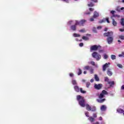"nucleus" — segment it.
Segmentation results:
<instances>
[{
    "label": "nucleus",
    "mask_w": 124,
    "mask_h": 124,
    "mask_svg": "<svg viewBox=\"0 0 124 124\" xmlns=\"http://www.w3.org/2000/svg\"><path fill=\"white\" fill-rule=\"evenodd\" d=\"M92 57L95 59L96 61H99V60L101 59V55L96 52H94L92 53Z\"/></svg>",
    "instance_id": "nucleus-2"
},
{
    "label": "nucleus",
    "mask_w": 124,
    "mask_h": 124,
    "mask_svg": "<svg viewBox=\"0 0 124 124\" xmlns=\"http://www.w3.org/2000/svg\"><path fill=\"white\" fill-rule=\"evenodd\" d=\"M90 21H91V22H93V21H94L93 18H90Z\"/></svg>",
    "instance_id": "nucleus-49"
},
{
    "label": "nucleus",
    "mask_w": 124,
    "mask_h": 124,
    "mask_svg": "<svg viewBox=\"0 0 124 124\" xmlns=\"http://www.w3.org/2000/svg\"><path fill=\"white\" fill-rule=\"evenodd\" d=\"M116 13V11H110V13H111V14H112L113 16L111 17V19H113V17L114 16V15L115 13Z\"/></svg>",
    "instance_id": "nucleus-27"
},
{
    "label": "nucleus",
    "mask_w": 124,
    "mask_h": 124,
    "mask_svg": "<svg viewBox=\"0 0 124 124\" xmlns=\"http://www.w3.org/2000/svg\"><path fill=\"white\" fill-rule=\"evenodd\" d=\"M88 69H90V66H86L83 68L84 70H88Z\"/></svg>",
    "instance_id": "nucleus-26"
},
{
    "label": "nucleus",
    "mask_w": 124,
    "mask_h": 124,
    "mask_svg": "<svg viewBox=\"0 0 124 124\" xmlns=\"http://www.w3.org/2000/svg\"><path fill=\"white\" fill-rule=\"evenodd\" d=\"M99 121H102V117H100L99 118Z\"/></svg>",
    "instance_id": "nucleus-52"
},
{
    "label": "nucleus",
    "mask_w": 124,
    "mask_h": 124,
    "mask_svg": "<svg viewBox=\"0 0 124 124\" xmlns=\"http://www.w3.org/2000/svg\"><path fill=\"white\" fill-rule=\"evenodd\" d=\"M102 124H104L105 123H104V122H102Z\"/></svg>",
    "instance_id": "nucleus-63"
},
{
    "label": "nucleus",
    "mask_w": 124,
    "mask_h": 124,
    "mask_svg": "<svg viewBox=\"0 0 124 124\" xmlns=\"http://www.w3.org/2000/svg\"><path fill=\"white\" fill-rule=\"evenodd\" d=\"M94 78L96 81H99V78H98V77L97 76V75H94Z\"/></svg>",
    "instance_id": "nucleus-25"
},
{
    "label": "nucleus",
    "mask_w": 124,
    "mask_h": 124,
    "mask_svg": "<svg viewBox=\"0 0 124 124\" xmlns=\"http://www.w3.org/2000/svg\"><path fill=\"white\" fill-rule=\"evenodd\" d=\"M92 1H93V2H97V0H90Z\"/></svg>",
    "instance_id": "nucleus-48"
},
{
    "label": "nucleus",
    "mask_w": 124,
    "mask_h": 124,
    "mask_svg": "<svg viewBox=\"0 0 124 124\" xmlns=\"http://www.w3.org/2000/svg\"><path fill=\"white\" fill-rule=\"evenodd\" d=\"M100 48V46H97V45H93L92 46L90 47V51L92 52V51H96L98 50Z\"/></svg>",
    "instance_id": "nucleus-3"
},
{
    "label": "nucleus",
    "mask_w": 124,
    "mask_h": 124,
    "mask_svg": "<svg viewBox=\"0 0 124 124\" xmlns=\"http://www.w3.org/2000/svg\"><path fill=\"white\" fill-rule=\"evenodd\" d=\"M77 99L78 100V103L81 107H85L86 106V109L88 110V111H91L92 110V108L90 105L85 104V99H84V97L80 95H78L77 96Z\"/></svg>",
    "instance_id": "nucleus-1"
},
{
    "label": "nucleus",
    "mask_w": 124,
    "mask_h": 124,
    "mask_svg": "<svg viewBox=\"0 0 124 124\" xmlns=\"http://www.w3.org/2000/svg\"><path fill=\"white\" fill-rule=\"evenodd\" d=\"M86 117H89V112H85V113Z\"/></svg>",
    "instance_id": "nucleus-38"
},
{
    "label": "nucleus",
    "mask_w": 124,
    "mask_h": 124,
    "mask_svg": "<svg viewBox=\"0 0 124 124\" xmlns=\"http://www.w3.org/2000/svg\"><path fill=\"white\" fill-rule=\"evenodd\" d=\"M91 64L92 65H94V64H95L94 62H93V61L91 62Z\"/></svg>",
    "instance_id": "nucleus-43"
},
{
    "label": "nucleus",
    "mask_w": 124,
    "mask_h": 124,
    "mask_svg": "<svg viewBox=\"0 0 124 124\" xmlns=\"http://www.w3.org/2000/svg\"><path fill=\"white\" fill-rule=\"evenodd\" d=\"M80 92L81 93H86V91H83V89L80 88Z\"/></svg>",
    "instance_id": "nucleus-31"
},
{
    "label": "nucleus",
    "mask_w": 124,
    "mask_h": 124,
    "mask_svg": "<svg viewBox=\"0 0 124 124\" xmlns=\"http://www.w3.org/2000/svg\"><path fill=\"white\" fill-rule=\"evenodd\" d=\"M88 6L90 7H92L93 6V3H91L90 4H88Z\"/></svg>",
    "instance_id": "nucleus-35"
},
{
    "label": "nucleus",
    "mask_w": 124,
    "mask_h": 124,
    "mask_svg": "<svg viewBox=\"0 0 124 124\" xmlns=\"http://www.w3.org/2000/svg\"><path fill=\"white\" fill-rule=\"evenodd\" d=\"M90 85H91V83L90 82H87L86 83V87L87 88H89V87H90Z\"/></svg>",
    "instance_id": "nucleus-37"
},
{
    "label": "nucleus",
    "mask_w": 124,
    "mask_h": 124,
    "mask_svg": "<svg viewBox=\"0 0 124 124\" xmlns=\"http://www.w3.org/2000/svg\"><path fill=\"white\" fill-rule=\"evenodd\" d=\"M105 94H107V92H106V91L105 90H103L102 92V93L100 94L99 96V98H100V99H101V98H103Z\"/></svg>",
    "instance_id": "nucleus-6"
},
{
    "label": "nucleus",
    "mask_w": 124,
    "mask_h": 124,
    "mask_svg": "<svg viewBox=\"0 0 124 124\" xmlns=\"http://www.w3.org/2000/svg\"><path fill=\"white\" fill-rule=\"evenodd\" d=\"M79 46L80 47H83V46H84V44L83 43H81L79 44Z\"/></svg>",
    "instance_id": "nucleus-42"
},
{
    "label": "nucleus",
    "mask_w": 124,
    "mask_h": 124,
    "mask_svg": "<svg viewBox=\"0 0 124 124\" xmlns=\"http://www.w3.org/2000/svg\"><path fill=\"white\" fill-rule=\"evenodd\" d=\"M122 2H124V0H122Z\"/></svg>",
    "instance_id": "nucleus-62"
},
{
    "label": "nucleus",
    "mask_w": 124,
    "mask_h": 124,
    "mask_svg": "<svg viewBox=\"0 0 124 124\" xmlns=\"http://www.w3.org/2000/svg\"><path fill=\"white\" fill-rule=\"evenodd\" d=\"M74 89L76 92H80V89H79V87L77 86H76L74 87Z\"/></svg>",
    "instance_id": "nucleus-16"
},
{
    "label": "nucleus",
    "mask_w": 124,
    "mask_h": 124,
    "mask_svg": "<svg viewBox=\"0 0 124 124\" xmlns=\"http://www.w3.org/2000/svg\"><path fill=\"white\" fill-rule=\"evenodd\" d=\"M107 30H108V28H105V31H107Z\"/></svg>",
    "instance_id": "nucleus-57"
},
{
    "label": "nucleus",
    "mask_w": 124,
    "mask_h": 124,
    "mask_svg": "<svg viewBox=\"0 0 124 124\" xmlns=\"http://www.w3.org/2000/svg\"><path fill=\"white\" fill-rule=\"evenodd\" d=\"M104 59H105V60L108 59V55H107L106 54H104Z\"/></svg>",
    "instance_id": "nucleus-30"
},
{
    "label": "nucleus",
    "mask_w": 124,
    "mask_h": 124,
    "mask_svg": "<svg viewBox=\"0 0 124 124\" xmlns=\"http://www.w3.org/2000/svg\"><path fill=\"white\" fill-rule=\"evenodd\" d=\"M119 38L121 39V40H124V35H120L119 36Z\"/></svg>",
    "instance_id": "nucleus-20"
},
{
    "label": "nucleus",
    "mask_w": 124,
    "mask_h": 124,
    "mask_svg": "<svg viewBox=\"0 0 124 124\" xmlns=\"http://www.w3.org/2000/svg\"><path fill=\"white\" fill-rule=\"evenodd\" d=\"M113 32L112 31L106 32L104 34V36H112Z\"/></svg>",
    "instance_id": "nucleus-8"
},
{
    "label": "nucleus",
    "mask_w": 124,
    "mask_h": 124,
    "mask_svg": "<svg viewBox=\"0 0 124 124\" xmlns=\"http://www.w3.org/2000/svg\"><path fill=\"white\" fill-rule=\"evenodd\" d=\"M86 21L85 19L81 20L79 22L78 21L76 20V25H78L79 26H83V24L86 23Z\"/></svg>",
    "instance_id": "nucleus-4"
},
{
    "label": "nucleus",
    "mask_w": 124,
    "mask_h": 124,
    "mask_svg": "<svg viewBox=\"0 0 124 124\" xmlns=\"http://www.w3.org/2000/svg\"><path fill=\"white\" fill-rule=\"evenodd\" d=\"M112 19V25L114 26V27H116L117 25V23L115 21V19L114 18Z\"/></svg>",
    "instance_id": "nucleus-15"
},
{
    "label": "nucleus",
    "mask_w": 124,
    "mask_h": 124,
    "mask_svg": "<svg viewBox=\"0 0 124 124\" xmlns=\"http://www.w3.org/2000/svg\"><path fill=\"white\" fill-rule=\"evenodd\" d=\"M90 82H91V83H93V79H91Z\"/></svg>",
    "instance_id": "nucleus-55"
},
{
    "label": "nucleus",
    "mask_w": 124,
    "mask_h": 124,
    "mask_svg": "<svg viewBox=\"0 0 124 124\" xmlns=\"http://www.w3.org/2000/svg\"><path fill=\"white\" fill-rule=\"evenodd\" d=\"M88 120L91 122H94L95 120L94 118H93L92 117H90L88 118Z\"/></svg>",
    "instance_id": "nucleus-17"
},
{
    "label": "nucleus",
    "mask_w": 124,
    "mask_h": 124,
    "mask_svg": "<svg viewBox=\"0 0 124 124\" xmlns=\"http://www.w3.org/2000/svg\"><path fill=\"white\" fill-rule=\"evenodd\" d=\"M97 30H101L102 27L101 26H98L97 27Z\"/></svg>",
    "instance_id": "nucleus-47"
},
{
    "label": "nucleus",
    "mask_w": 124,
    "mask_h": 124,
    "mask_svg": "<svg viewBox=\"0 0 124 124\" xmlns=\"http://www.w3.org/2000/svg\"><path fill=\"white\" fill-rule=\"evenodd\" d=\"M105 81L106 82H109V78H108V77H105Z\"/></svg>",
    "instance_id": "nucleus-36"
},
{
    "label": "nucleus",
    "mask_w": 124,
    "mask_h": 124,
    "mask_svg": "<svg viewBox=\"0 0 124 124\" xmlns=\"http://www.w3.org/2000/svg\"><path fill=\"white\" fill-rule=\"evenodd\" d=\"M82 39H83V40L87 41V40H89V37H88L87 36H83L82 37Z\"/></svg>",
    "instance_id": "nucleus-23"
},
{
    "label": "nucleus",
    "mask_w": 124,
    "mask_h": 124,
    "mask_svg": "<svg viewBox=\"0 0 124 124\" xmlns=\"http://www.w3.org/2000/svg\"><path fill=\"white\" fill-rule=\"evenodd\" d=\"M82 82H86V80L85 79H83Z\"/></svg>",
    "instance_id": "nucleus-61"
},
{
    "label": "nucleus",
    "mask_w": 124,
    "mask_h": 124,
    "mask_svg": "<svg viewBox=\"0 0 124 124\" xmlns=\"http://www.w3.org/2000/svg\"><path fill=\"white\" fill-rule=\"evenodd\" d=\"M111 58L112 60H116V55H111Z\"/></svg>",
    "instance_id": "nucleus-29"
},
{
    "label": "nucleus",
    "mask_w": 124,
    "mask_h": 124,
    "mask_svg": "<svg viewBox=\"0 0 124 124\" xmlns=\"http://www.w3.org/2000/svg\"><path fill=\"white\" fill-rule=\"evenodd\" d=\"M70 77H72L73 76V74L70 73Z\"/></svg>",
    "instance_id": "nucleus-54"
},
{
    "label": "nucleus",
    "mask_w": 124,
    "mask_h": 124,
    "mask_svg": "<svg viewBox=\"0 0 124 124\" xmlns=\"http://www.w3.org/2000/svg\"><path fill=\"white\" fill-rule=\"evenodd\" d=\"M90 73H91V74H93V70L91 69V70H90Z\"/></svg>",
    "instance_id": "nucleus-46"
},
{
    "label": "nucleus",
    "mask_w": 124,
    "mask_h": 124,
    "mask_svg": "<svg viewBox=\"0 0 124 124\" xmlns=\"http://www.w3.org/2000/svg\"><path fill=\"white\" fill-rule=\"evenodd\" d=\"M113 40L114 38L113 37H108L107 39L108 44H112V43H113Z\"/></svg>",
    "instance_id": "nucleus-7"
},
{
    "label": "nucleus",
    "mask_w": 124,
    "mask_h": 124,
    "mask_svg": "<svg viewBox=\"0 0 124 124\" xmlns=\"http://www.w3.org/2000/svg\"><path fill=\"white\" fill-rule=\"evenodd\" d=\"M118 57H119V58H124V52H122L121 54H119Z\"/></svg>",
    "instance_id": "nucleus-22"
},
{
    "label": "nucleus",
    "mask_w": 124,
    "mask_h": 124,
    "mask_svg": "<svg viewBox=\"0 0 124 124\" xmlns=\"http://www.w3.org/2000/svg\"><path fill=\"white\" fill-rule=\"evenodd\" d=\"M124 7H122L121 8V10H124Z\"/></svg>",
    "instance_id": "nucleus-59"
},
{
    "label": "nucleus",
    "mask_w": 124,
    "mask_h": 124,
    "mask_svg": "<svg viewBox=\"0 0 124 124\" xmlns=\"http://www.w3.org/2000/svg\"><path fill=\"white\" fill-rule=\"evenodd\" d=\"M85 31H86V30H85V29L79 30L80 32H85Z\"/></svg>",
    "instance_id": "nucleus-39"
},
{
    "label": "nucleus",
    "mask_w": 124,
    "mask_h": 124,
    "mask_svg": "<svg viewBox=\"0 0 124 124\" xmlns=\"http://www.w3.org/2000/svg\"><path fill=\"white\" fill-rule=\"evenodd\" d=\"M101 111H105V110H106V107L105 105H102L101 107Z\"/></svg>",
    "instance_id": "nucleus-14"
},
{
    "label": "nucleus",
    "mask_w": 124,
    "mask_h": 124,
    "mask_svg": "<svg viewBox=\"0 0 124 124\" xmlns=\"http://www.w3.org/2000/svg\"><path fill=\"white\" fill-rule=\"evenodd\" d=\"M73 35L74 37H80V34H77V33H74Z\"/></svg>",
    "instance_id": "nucleus-21"
},
{
    "label": "nucleus",
    "mask_w": 124,
    "mask_h": 124,
    "mask_svg": "<svg viewBox=\"0 0 124 124\" xmlns=\"http://www.w3.org/2000/svg\"><path fill=\"white\" fill-rule=\"evenodd\" d=\"M83 73H84V74H87V71H84L83 72Z\"/></svg>",
    "instance_id": "nucleus-56"
},
{
    "label": "nucleus",
    "mask_w": 124,
    "mask_h": 124,
    "mask_svg": "<svg viewBox=\"0 0 124 124\" xmlns=\"http://www.w3.org/2000/svg\"><path fill=\"white\" fill-rule=\"evenodd\" d=\"M110 62L106 63L105 64L103 65V71H106V69L108 68L109 66H110Z\"/></svg>",
    "instance_id": "nucleus-5"
},
{
    "label": "nucleus",
    "mask_w": 124,
    "mask_h": 124,
    "mask_svg": "<svg viewBox=\"0 0 124 124\" xmlns=\"http://www.w3.org/2000/svg\"><path fill=\"white\" fill-rule=\"evenodd\" d=\"M101 87H102V84H99L98 85L95 84L94 85L95 89H96L97 90H100V89H101Z\"/></svg>",
    "instance_id": "nucleus-9"
},
{
    "label": "nucleus",
    "mask_w": 124,
    "mask_h": 124,
    "mask_svg": "<svg viewBox=\"0 0 124 124\" xmlns=\"http://www.w3.org/2000/svg\"><path fill=\"white\" fill-rule=\"evenodd\" d=\"M90 14V13H88V14Z\"/></svg>",
    "instance_id": "nucleus-64"
},
{
    "label": "nucleus",
    "mask_w": 124,
    "mask_h": 124,
    "mask_svg": "<svg viewBox=\"0 0 124 124\" xmlns=\"http://www.w3.org/2000/svg\"><path fill=\"white\" fill-rule=\"evenodd\" d=\"M72 23V21H69L68 24V25H71V23Z\"/></svg>",
    "instance_id": "nucleus-51"
},
{
    "label": "nucleus",
    "mask_w": 124,
    "mask_h": 124,
    "mask_svg": "<svg viewBox=\"0 0 124 124\" xmlns=\"http://www.w3.org/2000/svg\"><path fill=\"white\" fill-rule=\"evenodd\" d=\"M99 16V14H98V13L96 12H94V15H93V17L94 18H97V17H98Z\"/></svg>",
    "instance_id": "nucleus-13"
},
{
    "label": "nucleus",
    "mask_w": 124,
    "mask_h": 124,
    "mask_svg": "<svg viewBox=\"0 0 124 124\" xmlns=\"http://www.w3.org/2000/svg\"><path fill=\"white\" fill-rule=\"evenodd\" d=\"M117 66H118L119 68H123V65L121 64H118Z\"/></svg>",
    "instance_id": "nucleus-34"
},
{
    "label": "nucleus",
    "mask_w": 124,
    "mask_h": 124,
    "mask_svg": "<svg viewBox=\"0 0 124 124\" xmlns=\"http://www.w3.org/2000/svg\"><path fill=\"white\" fill-rule=\"evenodd\" d=\"M95 110H96L95 107H93L91 108V111H95Z\"/></svg>",
    "instance_id": "nucleus-33"
},
{
    "label": "nucleus",
    "mask_w": 124,
    "mask_h": 124,
    "mask_svg": "<svg viewBox=\"0 0 124 124\" xmlns=\"http://www.w3.org/2000/svg\"><path fill=\"white\" fill-rule=\"evenodd\" d=\"M119 31H120L124 32V29H120Z\"/></svg>",
    "instance_id": "nucleus-44"
},
{
    "label": "nucleus",
    "mask_w": 124,
    "mask_h": 124,
    "mask_svg": "<svg viewBox=\"0 0 124 124\" xmlns=\"http://www.w3.org/2000/svg\"><path fill=\"white\" fill-rule=\"evenodd\" d=\"M107 73L108 76H112V75H113V73H112V71H111V69L110 68L108 69Z\"/></svg>",
    "instance_id": "nucleus-10"
},
{
    "label": "nucleus",
    "mask_w": 124,
    "mask_h": 124,
    "mask_svg": "<svg viewBox=\"0 0 124 124\" xmlns=\"http://www.w3.org/2000/svg\"><path fill=\"white\" fill-rule=\"evenodd\" d=\"M108 84H109L110 86H114L115 85V81H108Z\"/></svg>",
    "instance_id": "nucleus-18"
},
{
    "label": "nucleus",
    "mask_w": 124,
    "mask_h": 124,
    "mask_svg": "<svg viewBox=\"0 0 124 124\" xmlns=\"http://www.w3.org/2000/svg\"><path fill=\"white\" fill-rule=\"evenodd\" d=\"M78 75H81V74H82V70H81V69H78Z\"/></svg>",
    "instance_id": "nucleus-28"
},
{
    "label": "nucleus",
    "mask_w": 124,
    "mask_h": 124,
    "mask_svg": "<svg viewBox=\"0 0 124 124\" xmlns=\"http://www.w3.org/2000/svg\"><path fill=\"white\" fill-rule=\"evenodd\" d=\"M93 118H96V117H97V116L96 115V114L94 113V114H93Z\"/></svg>",
    "instance_id": "nucleus-45"
},
{
    "label": "nucleus",
    "mask_w": 124,
    "mask_h": 124,
    "mask_svg": "<svg viewBox=\"0 0 124 124\" xmlns=\"http://www.w3.org/2000/svg\"><path fill=\"white\" fill-rule=\"evenodd\" d=\"M99 124V123H98V122H96V123H94V124Z\"/></svg>",
    "instance_id": "nucleus-58"
},
{
    "label": "nucleus",
    "mask_w": 124,
    "mask_h": 124,
    "mask_svg": "<svg viewBox=\"0 0 124 124\" xmlns=\"http://www.w3.org/2000/svg\"><path fill=\"white\" fill-rule=\"evenodd\" d=\"M118 42H119L120 43H121V41L120 40H118Z\"/></svg>",
    "instance_id": "nucleus-60"
},
{
    "label": "nucleus",
    "mask_w": 124,
    "mask_h": 124,
    "mask_svg": "<svg viewBox=\"0 0 124 124\" xmlns=\"http://www.w3.org/2000/svg\"><path fill=\"white\" fill-rule=\"evenodd\" d=\"M113 17H117V18H120V15H113Z\"/></svg>",
    "instance_id": "nucleus-40"
},
{
    "label": "nucleus",
    "mask_w": 124,
    "mask_h": 124,
    "mask_svg": "<svg viewBox=\"0 0 124 124\" xmlns=\"http://www.w3.org/2000/svg\"><path fill=\"white\" fill-rule=\"evenodd\" d=\"M117 112H118V113H122L124 112V110H123L121 108H119L117 109Z\"/></svg>",
    "instance_id": "nucleus-24"
},
{
    "label": "nucleus",
    "mask_w": 124,
    "mask_h": 124,
    "mask_svg": "<svg viewBox=\"0 0 124 124\" xmlns=\"http://www.w3.org/2000/svg\"><path fill=\"white\" fill-rule=\"evenodd\" d=\"M72 84L73 85H77V82H76V80H73L72 81Z\"/></svg>",
    "instance_id": "nucleus-32"
},
{
    "label": "nucleus",
    "mask_w": 124,
    "mask_h": 124,
    "mask_svg": "<svg viewBox=\"0 0 124 124\" xmlns=\"http://www.w3.org/2000/svg\"><path fill=\"white\" fill-rule=\"evenodd\" d=\"M97 101H98L100 103H102V102H104L105 101V99H97Z\"/></svg>",
    "instance_id": "nucleus-19"
},
{
    "label": "nucleus",
    "mask_w": 124,
    "mask_h": 124,
    "mask_svg": "<svg viewBox=\"0 0 124 124\" xmlns=\"http://www.w3.org/2000/svg\"><path fill=\"white\" fill-rule=\"evenodd\" d=\"M93 31L94 32H96V29L95 28H93Z\"/></svg>",
    "instance_id": "nucleus-41"
},
{
    "label": "nucleus",
    "mask_w": 124,
    "mask_h": 124,
    "mask_svg": "<svg viewBox=\"0 0 124 124\" xmlns=\"http://www.w3.org/2000/svg\"><path fill=\"white\" fill-rule=\"evenodd\" d=\"M107 22L108 24L110 23V21H109V18H106L104 19L101 22H100V23H105V22Z\"/></svg>",
    "instance_id": "nucleus-11"
},
{
    "label": "nucleus",
    "mask_w": 124,
    "mask_h": 124,
    "mask_svg": "<svg viewBox=\"0 0 124 124\" xmlns=\"http://www.w3.org/2000/svg\"><path fill=\"white\" fill-rule=\"evenodd\" d=\"M89 10H90V11H93V10H94V9L93 8H90L89 9Z\"/></svg>",
    "instance_id": "nucleus-50"
},
{
    "label": "nucleus",
    "mask_w": 124,
    "mask_h": 124,
    "mask_svg": "<svg viewBox=\"0 0 124 124\" xmlns=\"http://www.w3.org/2000/svg\"><path fill=\"white\" fill-rule=\"evenodd\" d=\"M78 25H76V22L75 23V25H73L71 26V30H72V31H76V26Z\"/></svg>",
    "instance_id": "nucleus-12"
},
{
    "label": "nucleus",
    "mask_w": 124,
    "mask_h": 124,
    "mask_svg": "<svg viewBox=\"0 0 124 124\" xmlns=\"http://www.w3.org/2000/svg\"><path fill=\"white\" fill-rule=\"evenodd\" d=\"M121 90H124V85H123V86L121 87Z\"/></svg>",
    "instance_id": "nucleus-53"
}]
</instances>
